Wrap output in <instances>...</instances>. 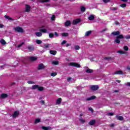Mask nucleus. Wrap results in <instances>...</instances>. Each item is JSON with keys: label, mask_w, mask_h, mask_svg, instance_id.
<instances>
[{"label": "nucleus", "mask_w": 130, "mask_h": 130, "mask_svg": "<svg viewBox=\"0 0 130 130\" xmlns=\"http://www.w3.org/2000/svg\"><path fill=\"white\" fill-rule=\"evenodd\" d=\"M45 66H44V64H43V63H40L38 66V70L39 71H40V70H43V69H45Z\"/></svg>", "instance_id": "nucleus-6"}, {"label": "nucleus", "mask_w": 130, "mask_h": 130, "mask_svg": "<svg viewBox=\"0 0 130 130\" xmlns=\"http://www.w3.org/2000/svg\"><path fill=\"white\" fill-rule=\"evenodd\" d=\"M103 1L105 4H107V3H109L110 2V0H103Z\"/></svg>", "instance_id": "nucleus-49"}, {"label": "nucleus", "mask_w": 130, "mask_h": 130, "mask_svg": "<svg viewBox=\"0 0 130 130\" xmlns=\"http://www.w3.org/2000/svg\"><path fill=\"white\" fill-rule=\"evenodd\" d=\"M14 30L15 32H18V33H24V29L20 26L14 27Z\"/></svg>", "instance_id": "nucleus-2"}, {"label": "nucleus", "mask_w": 130, "mask_h": 130, "mask_svg": "<svg viewBox=\"0 0 130 130\" xmlns=\"http://www.w3.org/2000/svg\"><path fill=\"white\" fill-rule=\"evenodd\" d=\"M116 117L118 120H123V117L122 116H116Z\"/></svg>", "instance_id": "nucleus-20"}, {"label": "nucleus", "mask_w": 130, "mask_h": 130, "mask_svg": "<svg viewBox=\"0 0 130 130\" xmlns=\"http://www.w3.org/2000/svg\"><path fill=\"white\" fill-rule=\"evenodd\" d=\"M41 120L39 118H37L36 119L35 121V123H39V122H40Z\"/></svg>", "instance_id": "nucleus-36"}, {"label": "nucleus", "mask_w": 130, "mask_h": 130, "mask_svg": "<svg viewBox=\"0 0 130 130\" xmlns=\"http://www.w3.org/2000/svg\"><path fill=\"white\" fill-rule=\"evenodd\" d=\"M112 35L117 36L116 39L115 40V42L117 44H119V43H120V40L119 39H123L124 38L123 35H120V31L119 30L112 32Z\"/></svg>", "instance_id": "nucleus-1"}, {"label": "nucleus", "mask_w": 130, "mask_h": 130, "mask_svg": "<svg viewBox=\"0 0 130 130\" xmlns=\"http://www.w3.org/2000/svg\"><path fill=\"white\" fill-rule=\"evenodd\" d=\"M107 30V28H104V29L101 31V33H103V32H105V31Z\"/></svg>", "instance_id": "nucleus-52"}, {"label": "nucleus", "mask_w": 130, "mask_h": 130, "mask_svg": "<svg viewBox=\"0 0 130 130\" xmlns=\"http://www.w3.org/2000/svg\"><path fill=\"white\" fill-rule=\"evenodd\" d=\"M29 59L30 60H31V61H34L37 60V58H36V57L30 56L29 57Z\"/></svg>", "instance_id": "nucleus-23"}, {"label": "nucleus", "mask_w": 130, "mask_h": 130, "mask_svg": "<svg viewBox=\"0 0 130 130\" xmlns=\"http://www.w3.org/2000/svg\"><path fill=\"white\" fill-rule=\"evenodd\" d=\"M71 80H72V78H71V77H68L67 78L68 82H70V81H71Z\"/></svg>", "instance_id": "nucleus-54"}, {"label": "nucleus", "mask_w": 130, "mask_h": 130, "mask_svg": "<svg viewBox=\"0 0 130 130\" xmlns=\"http://www.w3.org/2000/svg\"><path fill=\"white\" fill-rule=\"evenodd\" d=\"M80 22H81V19L78 18L73 20L72 24L73 25H77V24H79V23H80Z\"/></svg>", "instance_id": "nucleus-5"}, {"label": "nucleus", "mask_w": 130, "mask_h": 130, "mask_svg": "<svg viewBox=\"0 0 130 130\" xmlns=\"http://www.w3.org/2000/svg\"><path fill=\"white\" fill-rule=\"evenodd\" d=\"M56 75H57V73H56L55 72H53V73L51 74V76L52 77H55V76H56Z\"/></svg>", "instance_id": "nucleus-41"}, {"label": "nucleus", "mask_w": 130, "mask_h": 130, "mask_svg": "<svg viewBox=\"0 0 130 130\" xmlns=\"http://www.w3.org/2000/svg\"><path fill=\"white\" fill-rule=\"evenodd\" d=\"M25 43L22 42V43L20 44L19 45H18L17 47L18 48H20V47H22V46L23 45V44H24Z\"/></svg>", "instance_id": "nucleus-45"}, {"label": "nucleus", "mask_w": 130, "mask_h": 130, "mask_svg": "<svg viewBox=\"0 0 130 130\" xmlns=\"http://www.w3.org/2000/svg\"><path fill=\"white\" fill-rule=\"evenodd\" d=\"M117 52V53H119L120 54H125V52L122 50H119Z\"/></svg>", "instance_id": "nucleus-31"}, {"label": "nucleus", "mask_w": 130, "mask_h": 130, "mask_svg": "<svg viewBox=\"0 0 130 130\" xmlns=\"http://www.w3.org/2000/svg\"><path fill=\"white\" fill-rule=\"evenodd\" d=\"M124 38H125V39H127V40L130 39V35H128L127 36H125L124 37Z\"/></svg>", "instance_id": "nucleus-44"}, {"label": "nucleus", "mask_w": 130, "mask_h": 130, "mask_svg": "<svg viewBox=\"0 0 130 130\" xmlns=\"http://www.w3.org/2000/svg\"><path fill=\"white\" fill-rule=\"evenodd\" d=\"M94 99H96V96L92 95L90 98L86 99L87 101H90V100H94Z\"/></svg>", "instance_id": "nucleus-11"}, {"label": "nucleus", "mask_w": 130, "mask_h": 130, "mask_svg": "<svg viewBox=\"0 0 130 130\" xmlns=\"http://www.w3.org/2000/svg\"><path fill=\"white\" fill-rule=\"evenodd\" d=\"M61 36L62 37H68L69 33L68 32H63L61 34Z\"/></svg>", "instance_id": "nucleus-22"}, {"label": "nucleus", "mask_w": 130, "mask_h": 130, "mask_svg": "<svg viewBox=\"0 0 130 130\" xmlns=\"http://www.w3.org/2000/svg\"><path fill=\"white\" fill-rule=\"evenodd\" d=\"M105 59L107 60H109V59H111V57H105Z\"/></svg>", "instance_id": "nucleus-51"}, {"label": "nucleus", "mask_w": 130, "mask_h": 130, "mask_svg": "<svg viewBox=\"0 0 130 130\" xmlns=\"http://www.w3.org/2000/svg\"><path fill=\"white\" fill-rule=\"evenodd\" d=\"M79 121H80V122H81V123H85V122H86V121L82 118L79 119Z\"/></svg>", "instance_id": "nucleus-39"}, {"label": "nucleus", "mask_w": 130, "mask_h": 130, "mask_svg": "<svg viewBox=\"0 0 130 130\" xmlns=\"http://www.w3.org/2000/svg\"><path fill=\"white\" fill-rule=\"evenodd\" d=\"M39 87V85H32V87H31V89L32 90H36V89H38V88Z\"/></svg>", "instance_id": "nucleus-15"}, {"label": "nucleus", "mask_w": 130, "mask_h": 130, "mask_svg": "<svg viewBox=\"0 0 130 130\" xmlns=\"http://www.w3.org/2000/svg\"><path fill=\"white\" fill-rule=\"evenodd\" d=\"M120 80H117V83H120Z\"/></svg>", "instance_id": "nucleus-64"}, {"label": "nucleus", "mask_w": 130, "mask_h": 130, "mask_svg": "<svg viewBox=\"0 0 130 130\" xmlns=\"http://www.w3.org/2000/svg\"><path fill=\"white\" fill-rule=\"evenodd\" d=\"M96 123V120H90L89 123L88 124H89V125H94V123Z\"/></svg>", "instance_id": "nucleus-13"}, {"label": "nucleus", "mask_w": 130, "mask_h": 130, "mask_svg": "<svg viewBox=\"0 0 130 130\" xmlns=\"http://www.w3.org/2000/svg\"><path fill=\"white\" fill-rule=\"evenodd\" d=\"M19 112H18V111H15L14 112V113H13V114L12 115V116L14 118H16V117H17V116H18V115H19Z\"/></svg>", "instance_id": "nucleus-9"}, {"label": "nucleus", "mask_w": 130, "mask_h": 130, "mask_svg": "<svg viewBox=\"0 0 130 130\" xmlns=\"http://www.w3.org/2000/svg\"><path fill=\"white\" fill-rule=\"evenodd\" d=\"M120 7L121 8H125L126 7V4H122L120 5Z\"/></svg>", "instance_id": "nucleus-42"}, {"label": "nucleus", "mask_w": 130, "mask_h": 130, "mask_svg": "<svg viewBox=\"0 0 130 130\" xmlns=\"http://www.w3.org/2000/svg\"><path fill=\"white\" fill-rule=\"evenodd\" d=\"M112 10L113 11H116V10H117V8H116V7H114V8H113L112 9Z\"/></svg>", "instance_id": "nucleus-56"}, {"label": "nucleus", "mask_w": 130, "mask_h": 130, "mask_svg": "<svg viewBox=\"0 0 130 130\" xmlns=\"http://www.w3.org/2000/svg\"><path fill=\"white\" fill-rule=\"evenodd\" d=\"M27 83H28V84H33V82L31 81H29L27 82Z\"/></svg>", "instance_id": "nucleus-58"}, {"label": "nucleus", "mask_w": 130, "mask_h": 130, "mask_svg": "<svg viewBox=\"0 0 130 130\" xmlns=\"http://www.w3.org/2000/svg\"><path fill=\"white\" fill-rule=\"evenodd\" d=\"M61 98H59L58 99H57L56 101V104L57 105H59L60 104V103H61Z\"/></svg>", "instance_id": "nucleus-16"}, {"label": "nucleus", "mask_w": 130, "mask_h": 130, "mask_svg": "<svg viewBox=\"0 0 130 130\" xmlns=\"http://www.w3.org/2000/svg\"><path fill=\"white\" fill-rule=\"evenodd\" d=\"M59 63L58 60H54L52 62V64H54V66H57Z\"/></svg>", "instance_id": "nucleus-19"}, {"label": "nucleus", "mask_w": 130, "mask_h": 130, "mask_svg": "<svg viewBox=\"0 0 130 130\" xmlns=\"http://www.w3.org/2000/svg\"><path fill=\"white\" fill-rule=\"evenodd\" d=\"M25 7H26L25 11L26 12H30V10L31 9V7H30V6H29L28 5H26Z\"/></svg>", "instance_id": "nucleus-14"}, {"label": "nucleus", "mask_w": 130, "mask_h": 130, "mask_svg": "<svg viewBox=\"0 0 130 130\" xmlns=\"http://www.w3.org/2000/svg\"><path fill=\"white\" fill-rule=\"evenodd\" d=\"M38 91H40V92L43 91L44 90V87H42V86H40L39 85V87L38 88Z\"/></svg>", "instance_id": "nucleus-29"}, {"label": "nucleus", "mask_w": 130, "mask_h": 130, "mask_svg": "<svg viewBox=\"0 0 130 130\" xmlns=\"http://www.w3.org/2000/svg\"><path fill=\"white\" fill-rule=\"evenodd\" d=\"M123 49L124 50L127 51V50H128V47H127V46H124L123 47Z\"/></svg>", "instance_id": "nucleus-43"}, {"label": "nucleus", "mask_w": 130, "mask_h": 130, "mask_svg": "<svg viewBox=\"0 0 130 130\" xmlns=\"http://www.w3.org/2000/svg\"><path fill=\"white\" fill-rule=\"evenodd\" d=\"M120 23H119V22H118V21H115V24L116 25V26H117L118 25H119Z\"/></svg>", "instance_id": "nucleus-53"}, {"label": "nucleus", "mask_w": 130, "mask_h": 130, "mask_svg": "<svg viewBox=\"0 0 130 130\" xmlns=\"http://www.w3.org/2000/svg\"><path fill=\"white\" fill-rule=\"evenodd\" d=\"M28 50H29V51H32L33 50H34L35 48L34 46H29L28 47Z\"/></svg>", "instance_id": "nucleus-21"}, {"label": "nucleus", "mask_w": 130, "mask_h": 130, "mask_svg": "<svg viewBox=\"0 0 130 130\" xmlns=\"http://www.w3.org/2000/svg\"><path fill=\"white\" fill-rule=\"evenodd\" d=\"M71 45H72L71 44L67 43V44H66V47H69V46H71Z\"/></svg>", "instance_id": "nucleus-55"}, {"label": "nucleus", "mask_w": 130, "mask_h": 130, "mask_svg": "<svg viewBox=\"0 0 130 130\" xmlns=\"http://www.w3.org/2000/svg\"><path fill=\"white\" fill-rule=\"evenodd\" d=\"M111 127H113L114 126V124H112L110 125Z\"/></svg>", "instance_id": "nucleus-59"}, {"label": "nucleus", "mask_w": 130, "mask_h": 130, "mask_svg": "<svg viewBox=\"0 0 130 130\" xmlns=\"http://www.w3.org/2000/svg\"><path fill=\"white\" fill-rule=\"evenodd\" d=\"M114 92L115 93H117V92H118V90H114Z\"/></svg>", "instance_id": "nucleus-63"}, {"label": "nucleus", "mask_w": 130, "mask_h": 130, "mask_svg": "<svg viewBox=\"0 0 130 130\" xmlns=\"http://www.w3.org/2000/svg\"><path fill=\"white\" fill-rule=\"evenodd\" d=\"M36 35L38 37H41L42 36V33L41 32H36Z\"/></svg>", "instance_id": "nucleus-26"}, {"label": "nucleus", "mask_w": 130, "mask_h": 130, "mask_svg": "<svg viewBox=\"0 0 130 130\" xmlns=\"http://www.w3.org/2000/svg\"><path fill=\"white\" fill-rule=\"evenodd\" d=\"M49 38H53L54 37V34L51 32L49 34Z\"/></svg>", "instance_id": "nucleus-32"}, {"label": "nucleus", "mask_w": 130, "mask_h": 130, "mask_svg": "<svg viewBox=\"0 0 130 130\" xmlns=\"http://www.w3.org/2000/svg\"><path fill=\"white\" fill-rule=\"evenodd\" d=\"M69 66H70V67H75V68H81V65H80V64L77 62H70L69 64Z\"/></svg>", "instance_id": "nucleus-3"}, {"label": "nucleus", "mask_w": 130, "mask_h": 130, "mask_svg": "<svg viewBox=\"0 0 130 130\" xmlns=\"http://www.w3.org/2000/svg\"><path fill=\"white\" fill-rule=\"evenodd\" d=\"M38 2L41 3V4H43V3H48L49 0H38Z\"/></svg>", "instance_id": "nucleus-28"}, {"label": "nucleus", "mask_w": 130, "mask_h": 130, "mask_svg": "<svg viewBox=\"0 0 130 130\" xmlns=\"http://www.w3.org/2000/svg\"><path fill=\"white\" fill-rule=\"evenodd\" d=\"M54 35L55 36H56V37H58L59 36V35L56 31L54 32Z\"/></svg>", "instance_id": "nucleus-46"}, {"label": "nucleus", "mask_w": 130, "mask_h": 130, "mask_svg": "<svg viewBox=\"0 0 130 130\" xmlns=\"http://www.w3.org/2000/svg\"><path fill=\"white\" fill-rule=\"evenodd\" d=\"M90 89L91 91H97L99 89V86L98 85H91Z\"/></svg>", "instance_id": "nucleus-4"}, {"label": "nucleus", "mask_w": 130, "mask_h": 130, "mask_svg": "<svg viewBox=\"0 0 130 130\" xmlns=\"http://www.w3.org/2000/svg\"><path fill=\"white\" fill-rule=\"evenodd\" d=\"M50 46V44H45L44 45V48H48Z\"/></svg>", "instance_id": "nucleus-35"}, {"label": "nucleus", "mask_w": 130, "mask_h": 130, "mask_svg": "<svg viewBox=\"0 0 130 130\" xmlns=\"http://www.w3.org/2000/svg\"><path fill=\"white\" fill-rule=\"evenodd\" d=\"M40 32L42 33H46L47 32V29H40Z\"/></svg>", "instance_id": "nucleus-34"}, {"label": "nucleus", "mask_w": 130, "mask_h": 130, "mask_svg": "<svg viewBox=\"0 0 130 130\" xmlns=\"http://www.w3.org/2000/svg\"><path fill=\"white\" fill-rule=\"evenodd\" d=\"M42 128L43 130H51V129H52V128L50 126H43L42 127Z\"/></svg>", "instance_id": "nucleus-7"}, {"label": "nucleus", "mask_w": 130, "mask_h": 130, "mask_svg": "<svg viewBox=\"0 0 130 130\" xmlns=\"http://www.w3.org/2000/svg\"><path fill=\"white\" fill-rule=\"evenodd\" d=\"M52 21H54L55 20V15H53L51 18Z\"/></svg>", "instance_id": "nucleus-40"}, {"label": "nucleus", "mask_w": 130, "mask_h": 130, "mask_svg": "<svg viewBox=\"0 0 130 130\" xmlns=\"http://www.w3.org/2000/svg\"><path fill=\"white\" fill-rule=\"evenodd\" d=\"M71 21L67 20L64 23V25L66 27H69V26H71Z\"/></svg>", "instance_id": "nucleus-12"}, {"label": "nucleus", "mask_w": 130, "mask_h": 130, "mask_svg": "<svg viewBox=\"0 0 130 130\" xmlns=\"http://www.w3.org/2000/svg\"><path fill=\"white\" fill-rule=\"evenodd\" d=\"M114 75H123V72L122 71H117L114 72Z\"/></svg>", "instance_id": "nucleus-10"}, {"label": "nucleus", "mask_w": 130, "mask_h": 130, "mask_svg": "<svg viewBox=\"0 0 130 130\" xmlns=\"http://www.w3.org/2000/svg\"><path fill=\"white\" fill-rule=\"evenodd\" d=\"M9 95L7 93H2L0 96V98L2 99H5V98H8Z\"/></svg>", "instance_id": "nucleus-8"}, {"label": "nucleus", "mask_w": 130, "mask_h": 130, "mask_svg": "<svg viewBox=\"0 0 130 130\" xmlns=\"http://www.w3.org/2000/svg\"><path fill=\"white\" fill-rule=\"evenodd\" d=\"M66 43H67V41L63 40V41L61 43V45H63V44H66Z\"/></svg>", "instance_id": "nucleus-48"}, {"label": "nucleus", "mask_w": 130, "mask_h": 130, "mask_svg": "<svg viewBox=\"0 0 130 130\" xmlns=\"http://www.w3.org/2000/svg\"><path fill=\"white\" fill-rule=\"evenodd\" d=\"M95 19V16H94V15H90L88 17V20H89V21H93V20H94Z\"/></svg>", "instance_id": "nucleus-17"}, {"label": "nucleus", "mask_w": 130, "mask_h": 130, "mask_svg": "<svg viewBox=\"0 0 130 130\" xmlns=\"http://www.w3.org/2000/svg\"><path fill=\"white\" fill-rule=\"evenodd\" d=\"M15 82H12V83H11V86H14V85H15Z\"/></svg>", "instance_id": "nucleus-60"}, {"label": "nucleus", "mask_w": 130, "mask_h": 130, "mask_svg": "<svg viewBox=\"0 0 130 130\" xmlns=\"http://www.w3.org/2000/svg\"><path fill=\"white\" fill-rule=\"evenodd\" d=\"M36 43L37 44H41V43H42V41H41L40 40H37Z\"/></svg>", "instance_id": "nucleus-37"}, {"label": "nucleus", "mask_w": 130, "mask_h": 130, "mask_svg": "<svg viewBox=\"0 0 130 130\" xmlns=\"http://www.w3.org/2000/svg\"><path fill=\"white\" fill-rule=\"evenodd\" d=\"M121 2H127V0H120Z\"/></svg>", "instance_id": "nucleus-61"}, {"label": "nucleus", "mask_w": 130, "mask_h": 130, "mask_svg": "<svg viewBox=\"0 0 130 130\" xmlns=\"http://www.w3.org/2000/svg\"><path fill=\"white\" fill-rule=\"evenodd\" d=\"M0 43H1V44H2L3 45H6L7 44V42L6 41H5V40L4 39H2L0 41Z\"/></svg>", "instance_id": "nucleus-27"}, {"label": "nucleus", "mask_w": 130, "mask_h": 130, "mask_svg": "<svg viewBox=\"0 0 130 130\" xmlns=\"http://www.w3.org/2000/svg\"><path fill=\"white\" fill-rule=\"evenodd\" d=\"M127 86H129V87H130V82L127 83Z\"/></svg>", "instance_id": "nucleus-62"}, {"label": "nucleus", "mask_w": 130, "mask_h": 130, "mask_svg": "<svg viewBox=\"0 0 130 130\" xmlns=\"http://www.w3.org/2000/svg\"><path fill=\"white\" fill-rule=\"evenodd\" d=\"M86 73H87V74H91V73H93V70L90 69H88L86 70Z\"/></svg>", "instance_id": "nucleus-24"}, {"label": "nucleus", "mask_w": 130, "mask_h": 130, "mask_svg": "<svg viewBox=\"0 0 130 130\" xmlns=\"http://www.w3.org/2000/svg\"><path fill=\"white\" fill-rule=\"evenodd\" d=\"M4 17H5V18H6V19H7L8 20H11V21L15 20L13 19H12V17H10V16H8V15H5Z\"/></svg>", "instance_id": "nucleus-25"}, {"label": "nucleus", "mask_w": 130, "mask_h": 130, "mask_svg": "<svg viewBox=\"0 0 130 130\" xmlns=\"http://www.w3.org/2000/svg\"><path fill=\"white\" fill-rule=\"evenodd\" d=\"M4 24H2L0 23V28H4Z\"/></svg>", "instance_id": "nucleus-57"}, {"label": "nucleus", "mask_w": 130, "mask_h": 130, "mask_svg": "<svg viewBox=\"0 0 130 130\" xmlns=\"http://www.w3.org/2000/svg\"><path fill=\"white\" fill-rule=\"evenodd\" d=\"M108 115H109L110 116H112L114 115V114L113 113L110 112L108 114Z\"/></svg>", "instance_id": "nucleus-50"}, {"label": "nucleus", "mask_w": 130, "mask_h": 130, "mask_svg": "<svg viewBox=\"0 0 130 130\" xmlns=\"http://www.w3.org/2000/svg\"><path fill=\"white\" fill-rule=\"evenodd\" d=\"M88 110L89 111H91V112H92V113H93V112H94V110H93V108H89V109H88Z\"/></svg>", "instance_id": "nucleus-47"}, {"label": "nucleus", "mask_w": 130, "mask_h": 130, "mask_svg": "<svg viewBox=\"0 0 130 130\" xmlns=\"http://www.w3.org/2000/svg\"><path fill=\"white\" fill-rule=\"evenodd\" d=\"M50 54H52V55H55L57 53V52L55 50H50Z\"/></svg>", "instance_id": "nucleus-18"}, {"label": "nucleus", "mask_w": 130, "mask_h": 130, "mask_svg": "<svg viewBox=\"0 0 130 130\" xmlns=\"http://www.w3.org/2000/svg\"><path fill=\"white\" fill-rule=\"evenodd\" d=\"M91 33H92V31L91 30L86 31L85 33V36H89L91 34Z\"/></svg>", "instance_id": "nucleus-33"}, {"label": "nucleus", "mask_w": 130, "mask_h": 130, "mask_svg": "<svg viewBox=\"0 0 130 130\" xmlns=\"http://www.w3.org/2000/svg\"><path fill=\"white\" fill-rule=\"evenodd\" d=\"M75 50H79L80 49V46L79 45H76L74 47Z\"/></svg>", "instance_id": "nucleus-38"}, {"label": "nucleus", "mask_w": 130, "mask_h": 130, "mask_svg": "<svg viewBox=\"0 0 130 130\" xmlns=\"http://www.w3.org/2000/svg\"><path fill=\"white\" fill-rule=\"evenodd\" d=\"M86 11V8L84 6H81V12H82V13L85 12Z\"/></svg>", "instance_id": "nucleus-30"}]
</instances>
